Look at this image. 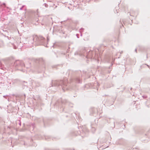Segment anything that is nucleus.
Listing matches in <instances>:
<instances>
[{"mask_svg":"<svg viewBox=\"0 0 150 150\" xmlns=\"http://www.w3.org/2000/svg\"><path fill=\"white\" fill-rule=\"evenodd\" d=\"M92 85H93L94 86H98V83H95L94 84L93 83H92Z\"/></svg>","mask_w":150,"mask_h":150,"instance_id":"nucleus-14","label":"nucleus"},{"mask_svg":"<svg viewBox=\"0 0 150 150\" xmlns=\"http://www.w3.org/2000/svg\"><path fill=\"white\" fill-rule=\"evenodd\" d=\"M81 33V36H82V33Z\"/></svg>","mask_w":150,"mask_h":150,"instance_id":"nucleus-22","label":"nucleus"},{"mask_svg":"<svg viewBox=\"0 0 150 150\" xmlns=\"http://www.w3.org/2000/svg\"><path fill=\"white\" fill-rule=\"evenodd\" d=\"M84 29L83 28H81L79 30V32L80 33H82V32H83L84 30Z\"/></svg>","mask_w":150,"mask_h":150,"instance_id":"nucleus-12","label":"nucleus"},{"mask_svg":"<svg viewBox=\"0 0 150 150\" xmlns=\"http://www.w3.org/2000/svg\"><path fill=\"white\" fill-rule=\"evenodd\" d=\"M73 71L72 70H69L67 71V73H68L69 75H71L73 74Z\"/></svg>","mask_w":150,"mask_h":150,"instance_id":"nucleus-8","label":"nucleus"},{"mask_svg":"<svg viewBox=\"0 0 150 150\" xmlns=\"http://www.w3.org/2000/svg\"><path fill=\"white\" fill-rule=\"evenodd\" d=\"M74 81L75 82L81 83V80L80 77H79L77 76L74 79Z\"/></svg>","mask_w":150,"mask_h":150,"instance_id":"nucleus-5","label":"nucleus"},{"mask_svg":"<svg viewBox=\"0 0 150 150\" xmlns=\"http://www.w3.org/2000/svg\"><path fill=\"white\" fill-rule=\"evenodd\" d=\"M47 19H48V20L50 22H52V18L50 16H48L47 17Z\"/></svg>","mask_w":150,"mask_h":150,"instance_id":"nucleus-10","label":"nucleus"},{"mask_svg":"<svg viewBox=\"0 0 150 150\" xmlns=\"http://www.w3.org/2000/svg\"><path fill=\"white\" fill-rule=\"evenodd\" d=\"M143 97L144 98H147V96L146 95H144L143 96Z\"/></svg>","mask_w":150,"mask_h":150,"instance_id":"nucleus-17","label":"nucleus"},{"mask_svg":"<svg viewBox=\"0 0 150 150\" xmlns=\"http://www.w3.org/2000/svg\"><path fill=\"white\" fill-rule=\"evenodd\" d=\"M137 49H135V51L136 52H137Z\"/></svg>","mask_w":150,"mask_h":150,"instance_id":"nucleus-23","label":"nucleus"},{"mask_svg":"<svg viewBox=\"0 0 150 150\" xmlns=\"http://www.w3.org/2000/svg\"><path fill=\"white\" fill-rule=\"evenodd\" d=\"M65 150H71V149L70 148H67Z\"/></svg>","mask_w":150,"mask_h":150,"instance_id":"nucleus-20","label":"nucleus"},{"mask_svg":"<svg viewBox=\"0 0 150 150\" xmlns=\"http://www.w3.org/2000/svg\"><path fill=\"white\" fill-rule=\"evenodd\" d=\"M133 11H131V13H130L129 14L131 16H134L135 15H136L135 14L133 13Z\"/></svg>","mask_w":150,"mask_h":150,"instance_id":"nucleus-9","label":"nucleus"},{"mask_svg":"<svg viewBox=\"0 0 150 150\" xmlns=\"http://www.w3.org/2000/svg\"><path fill=\"white\" fill-rule=\"evenodd\" d=\"M122 22H123V23L125 25L126 24V22H125V21H122Z\"/></svg>","mask_w":150,"mask_h":150,"instance_id":"nucleus-18","label":"nucleus"},{"mask_svg":"<svg viewBox=\"0 0 150 150\" xmlns=\"http://www.w3.org/2000/svg\"><path fill=\"white\" fill-rule=\"evenodd\" d=\"M124 141L122 139H119L117 140L116 142L117 144H122L124 143Z\"/></svg>","mask_w":150,"mask_h":150,"instance_id":"nucleus-6","label":"nucleus"},{"mask_svg":"<svg viewBox=\"0 0 150 150\" xmlns=\"http://www.w3.org/2000/svg\"><path fill=\"white\" fill-rule=\"evenodd\" d=\"M56 46H57V44L56 43H55L52 46V47H54V48L56 47Z\"/></svg>","mask_w":150,"mask_h":150,"instance_id":"nucleus-15","label":"nucleus"},{"mask_svg":"<svg viewBox=\"0 0 150 150\" xmlns=\"http://www.w3.org/2000/svg\"><path fill=\"white\" fill-rule=\"evenodd\" d=\"M75 135H77L79 134H80V132L79 131H76V132H75Z\"/></svg>","mask_w":150,"mask_h":150,"instance_id":"nucleus-11","label":"nucleus"},{"mask_svg":"<svg viewBox=\"0 0 150 150\" xmlns=\"http://www.w3.org/2000/svg\"><path fill=\"white\" fill-rule=\"evenodd\" d=\"M116 11L117 13H118V11H117V10H116Z\"/></svg>","mask_w":150,"mask_h":150,"instance_id":"nucleus-24","label":"nucleus"},{"mask_svg":"<svg viewBox=\"0 0 150 150\" xmlns=\"http://www.w3.org/2000/svg\"><path fill=\"white\" fill-rule=\"evenodd\" d=\"M78 118L79 119H80V117H78Z\"/></svg>","mask_w":150,"mask_h":150,"instance_id":"nucleus-26","label":"nucleus"},{"mask_svg":"<svg viewBox=\"0 0 150 150\" xmlns=\"http://www.w3.org/2000/svg\"><path fill=\"white\" fill-rule=\"evenodd\" d=\"M47 40H48V38H47Z\"/></svg>","mask_w":150,"mask_h":150,"instance_id":"nucleus-27","label":"nucleus"},{"mask_svg":"<svg viewBox=\"0 0 150 150\" xmlns=\"http://www.w3.org/2000/svg\"><path fill=\"white\" fill-rule=\"evenodd\" d=\"M83 133H82L81 134V136L83 137Z\"/></svg>","mask_w":150,"mask_h":150,"instance_id":"nucleus-21","label":"nucleus"},{"mask_svg":"<svg viewBox=\"0 0 150 150\" xmlns=\"http://www.w3.org/2000/svg\"><path fill=\"white\" fill-rule=\"evenodd\" d=\"M76 35L78 38H79V34H76Z\"/></svg>","mask_w":150,"mask_h":150,"instance_id":"nucleus-19","label":"nucleus"},{"mask_svg":"<svg viewBox=\"0 0 150 150\" xmlns=\"http://www.w3.org/2000/svg\"><path fill=\"white\" fill-rule=\"evenodd\" d=\"M68 83L67 78H64L62 80L54 81L52 82V86H60L64 91L68 89Z\"/></svg>","mask_w":150,"mask_h":150,"instance_id":"nucleus-2","label":"nucleus"},{"mask_svg":"<svg viewBox=\"0 0 150 150\" xmlns=\"http://www.w3.org/2000/svg\"><path fill=\"white\" fill-rule=\"evenodd\" d=\"M95 126V125H93L92 124L91 125V127H92L91 130L93 132H94L95 131V129L94 127Z\"/></svg>","mask_w":150,"mask_h":150,"instance_id":"nucleus-7","label":"nucleus"},{"mask_svg":"<svg viewBox=\"0 0 150 150\" xmlns=\"http://www.w3.org/2000/svg\"><path fill=\"white\" fill-rule=\"evenodd\" d=\"M73 23L76 24H78L79 23L78 21H72Z\"/></svg>","mask_w":150,"mask_h":150,"instance_id":"nucleus-13","label":"nucleus"},{"mask_svg":"<svg viewBox=\"0 0 150 150\" xmlns=\"http://www.w3.org/2000/svg\"><path fill=\"white\" fill-rule=\"evenodd\" d=\"M62 104L63 105H65L66 107L69 106L72 107L73 106L72 103L67 101V100H62L61 99L57 101L54 105L59 106L60 105Z\"/></svg>","mask_w":150,"mask_h":150,"instance_id":"nucleus-3","label":"nucleus"},{"mask_svg":"<svg viewBox=\"0 0 150 150\" xmlns=\"http://www.w3.org/2000/svg\"><path fill=\"white\" fill-rule=\"evenodd\" d=\"M145 65H146L149 68V66L146 64H143V65L141 67H144V66Z\"/></svg>","mask_w":150,"mask_h":150,"instance_id":"nucleus-16","label":"nucleus"},{"mask_svg":"<svg viewBox=\"0 0 150 150\" xmlns=\"http://www.w3.org/2000/svg\"><path fill=\"white\" fill-rule=\"evenodd\" d=\"M79 73H81V71H79Z\"/></svg>","mask_w":150,"mask_h":150,"instance_id":"nucleus-25","label":"nucleus"},{"mask_svg":"<svg viewBox=\"0 0 150 150\" xmlns=\"http://www.w3.org/2000/svg\"><path fill=\"white\" fill-rule=\"evenodd\" d=\"M54 1V0H47V6L49 5L50 7H54L55 5Z\"/></svg>","mask_w":150,"mask_h":150,"instance_id":"nucleus-4","label":"nucleus"},{"mask_svg":"<svg viewBox=\"0 0 150 150\" xmlns=\"http://www.w3.org/2000/svg\"><path fill=\"white\" fill-rule=\"evenodd\" d=\"M99 51V50L98 49L95 51H89L88 49H85L83 50L81 54L87 59L93 58L95 59H98V60H99V59L100 57V55L98 53Z\"/></svg>","mask_w":150,"mask_h":150,"instance_id":"nucleus-1","label":"nucleus"}]
</instances>
